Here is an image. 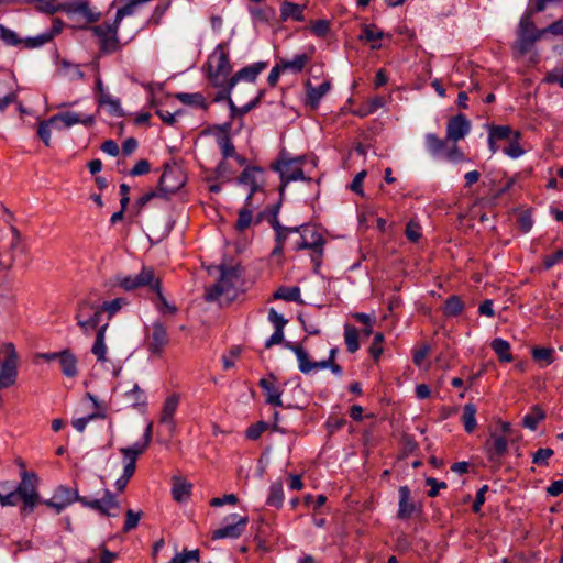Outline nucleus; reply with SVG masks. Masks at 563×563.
I'll list each match as a JSON object with an SVG mask.
<instances>
[{"label":"nucleus","mask_w":563,"mask_h":563,"mask_svg":"<svg viewBox=\"0 0 563 563\" xmlns=\"http://www.w3.org/2000/svg\"><path fill=\"white\" fill-rule=\"evenodd\" d=\"M384 103H385V100L383 97H375V98L371 99L369 101H367L362 107H360L358 109L354 110V114L360 118L367 117V115L374 113L375 111H377L379 108H382L384 106Z\"/></svg>","instance_id":"obj_40"},{"label":"nucleus","mask_w":563,"mask_h":563,"mask_svg":"<svg viewBox=\"0 0 563 563\" xmlns=\"http://www.w3.org/2000/svg\"><path fill=\"white\" fill-rule=\"evenodd\" d=\"M51 126L58 129L57 122H51L49 118L47 121H42L37 129V135L46 146H49L51 143Z\"/></svg>","instance_id":"obj_53"},{"label":"nucleus","mask_w":563,"mask_h":563,"mask_svg":"<svg viewBox=\"0 0 563 563\" xmlns=\"http://www.w3.org/2000/svg\"><path fill=\"white\" fill-rule=\"evenodd\" d=\"M291 233L295 234L294 239L291 240L294 250H310L311 262L313 264L314 271L317 272L321 265L323 246L325 243L320 230L314 225L307 224L294 227Z\"/></svg>","instance_id":"obj_2"},{"label":"nucleus","mask_w":563,"mask_h":563,"mask_svg":"<svg viewBox=\"0 0 563 563\" xmlns=\"http://www.w3.org/2000/svg\"><path fill=\"white\" fill-rule=\"evenodd\" d=\"M486 445L490 459H493L494 456L500 457L508 451V441L504 435L492 434V438Z\"/></svg>","instance_id":"obj_33"},{"label":"nucleus","mask_w":563,"mask_h":563,"mask_svg":"<svg viewBox=\"0 0 563 563\" xmlns=\"http://www.w3.org/2000/svg\"><path fill=\"white\" fill-rule=\"evenodd\" d=\"M82 498L78 495L76 489L68 488L66 486H58L52 498L45 500L44 504L51 508H53L56 514H60L66 507L71 505L75 501H79Z\"/></svg>","instance_id":"obj_13"},{"label":"nucleus","mask_w":563,"mask_h":563,"mask_svg":"<svg viewBox=\"0 0 563 563\" xmlns=\"http://www.w3.org/2000/svg\"><path fill=\"white\" fill-rule=\"evenodd\" d=\"M4 358L0 362V389L15 384L18 377V353L12 343H4L0 352Z\"/></svg>","instance_id":"obj_5"},{"label":"nucleus","mask_w":563,"mask_h":563,"mask_svg":"<svg viewBox=\"0 0 563 563\" xmlns=\"http://www.w3.org/2000/svg\"><path fill=\"white\" fill-rule=\"evenodd\" d=\"M176 98L184 104L187 106H195L199 108H206V100L202 93L195 92V93H187V92H179L176 95Z\"/></svg>","instance_id":"obj_43"},{"label":"nucleus","mask_w":563,"mask_h":563,"mask_svg":"<svg viewBox=\"0 0 563 563\" xmlns=\"http://www.w3.org/2000/svg\"><path fill=\"white\" fill-rule=\"evenodd\" d=\"M168 336L162 322L155 321L146 328L144 344L153 356H161L168 344Z\"/></svg>","instance_id":"obj_9"},{"label":"nucleus","mask_w":563,"mask_h":563,"mask_svg":"<svg viewBox=\"0 0 563 563\" xmlns=\"http://www.w3.org/2000/svg\"><path fill=\"white\" fill-rule=\"evenodd\" d=\"M191 561L199 562V550L184 551L177 554L170 563H188Z\"/></svg>","instance_id":"obj_62"},{"label":"nucleus","mask_w":563,"mask_h":563,"mask_svg":"<svg viewBox=\"0 0 563 563\" xmlns=\"http://www.w3.org/2000/svg\"><path fill=\"white\" fill-rule=\"evenodd\" d=\"M37 477L34 473H22V481L19 485H15L18 494L21 496L23 501L22 514H30L38 503V494L36 490Z\"/></svg>","instance_id":"obj_8"},{"label":"nucleus","mask_w":563,"mask_h":563,"mask_svg":"<svg viewBox=\"0 0 563 563\" xmlns=\"http://www.w3.org/2000/svg\"><path fill=\"white\" fill-rule=\"evenodd\" d=\"M102 312L103 310L97 301L85 299L78 305L76 313L77 324L85 333H89L98 328Z\"/></svg>","instance_id":"obj_6"},{"label":"nucleus","mask_w":563,"mask_h":563,"mask_svg":"<svg viewBox=\"0 0 563 563\" xmlns=\"http://www.w3.org/2000/svg\"><path fill=\"white\" fill-rule=\"evenodd\" d=\"M238 183L249 187L250 192L245 205L251 206L252 196L263 187V170L258 167H246L240 175Z\"/></svg>","instance_id":"obj_14"},{"label":"nucleus","mask_w":563,"mask_h":563,"mask_svg":"<svg viewBox=\"0 0 563 563\" xmlns=\"http://www.w3.org/2000/svg\"><path fill=\"white\" fill-rule=\"evenodd\" d=\"M273 298L274 299H283L286 301H295L298 303H303V300L300 297V288L297 286H292V287L282 286L273 294Z\"/></svg>","instance_id":"obj_36"},{"label":"nucleus","mask_w":563,"mask_h":563,"mask_svg":"<svg viewBox=\"0 0 563 563\" xmlns=\"http://www.w3.org/2000/svg\"><path fill=\"white\" fill-rule=\"evenodd\" d=\"M51 122H57L58 130L67 129L76 124H82L85 126H90L93 124L95 119L92 115H87L74 111H66L62 113L54 114L51 118Z\"/></svg>","instance_id":"obj_17"},{"label":"nucleus","mask_w":563,"mask_h":563,"mask_svg":"<svg viewBox=\"0 0 563 563\" xmlns=\"http://www.w3.org/2000/svg\"><path fill=\"white\" fill-rule=\"evenodd\" d=\"M143 512L140 510V511H134L132 509H128L126 512H125V520H124V525L122 527V532L126 533V532H130L131 530L135 529L139 525V521L142 517Z\"/></svg>","instance_id":"obj_51"},{"label":"nucleus","mask_w":563,"mask_h":563,"mask_svg":"<svg viewBox=\"0 0 563 563\" xmlns=\"http://www.w3.org/2000/svg\"><path fill=\"white\" fill-rule=\"evenodd\" d=\"M225 525L212 532V539H238L246 529L249 518L238 514H231L225 519Z\"/></svg>","instance_id":"obj_11"},{"label":"nucleus","mask_w":563,"mask_h":563,"mask_svg":"<svg viewBox=\"0 0 563 563\" xmlns=\"http://www.w3.org/2000/svg\"><path fill=\"white\" fill-rule=\"evenodd\" d=\"M184 180L180 177V172L178 169L165 168L163 174L161 175L158 189L159 195H169L176 192L180 187H183Z\"/></svg>","instance_id":"obj_19"},{"label":"nucleus","mask_w":563,"mask_h":563,"mask_svg":"<svg viewBox=\"0 0 563 563\" xmlns=\"http://www.w3.org/2000/svg\"><path fill=\"white\" fill-rule=\"evenodd\" d=\"M79 503L92 510L98 511L100 515L106 517H119L121 511V506L115 495L109 490L104 489L103 496L98 499H90L88 497H82L79 499Z\"/></svg>","instance_id":"obj_7"},{"label":"nucleus","mask_w":563,"mask_h":563,"mask_svg":"<svg viewBox=\"0 0 563 563\" xmlns=\"http://www.w3.org/2000/svg\"><path fill=\"white\" fill-rule=\"evenodd\" d=\"M406 238L411 242H417L422 235L421 225L418 221L411 219L408 221L405 230Z\"/></svg>","instance_id":"obj_54"},{"label":"nucleus","mask_w":563,"mask_h":563,"mask_svg":"<svg viewBox=\"0 0 563 563\" xmlns=\"http://www.w3.org/2000/svg\"><path fill=\"white\" fill-rule=\"evenodd\" d=\"M544 412L539 407H533L530 412H528L522 418V426L534 431L540 421L544 419Z\"/></svg>","instance_id":"obj_42"},{"label":"nucleus","mask_w":563,"mask_h":563,"mask_svg":"<svg viewBox=\"0 0 563 563\" xmlns=\"http://www.w3.org/2000/svg\"><path fill=\"white\" fill-rule=\"evenodd\" d=\"M63 10L67 14H79L84 16L87 22H95L99 18V14L90 9L87 0H69L63 4Z\"/></svg>","instance_id":"obj_20"},{"label":"nucleus","mask_w":563,"mask_h":563,"mask_svg":"<svg viewBox=\"0 0 563 563\" xmlns=\"http://www.w3.org/2000/svg\"><path fill=\"white\" fill-rule=\"evenodd\" d=\"M490 141H511L520 137L519 131L511 129L509 125H490L489 126Z\"/></svg>","instance_id":"obj_31"},{"label":"nucleus","mask_w":563,"mask_h":563,"mask_svg":"<svg viewBox=\"0 0 563 563\" xmlns=\"http://www.w3.org/2000/svg\"><path fill=\"white\" fill-rule=\"evenodd\" d=\"M218 145L221 150V154L224 158L235 156V148L228 135H221L218 137Z\"/></svg>","instance_id":"obj_56"},{"label":"nucleus","mask_w":563,"mask_h":563,"mask_svg":"<svg viewBox=\"0 0 563 563\" xmlns=\"http://www.w3.org/2000/svg\"><path fill=\"white\" fill-rule=\"evenodd\" d=\"M161 284H154V289L157 294L158 301L156 302L157 310L163 314H174L177 313L178 308L174 305L167 302L166 298L161 291Z\"/></svg>","instance_id":"obj_46"},{"label":"nucleus","mask_w":563,"mask_h":563,"mask_svg":"<svg viewBox=\"0 0 563 563\" xmlns=\"http://www.w3.org/2000/svg\"><path fill=\"white\" fill-rule=\"evenodd\" d=\"M492 350L501 363H510L514 357L511 354L510 343L501 338H496L490 343Z\"/></svg>","instance_id":"obj_30"},{"label":"nucleus","mask_w":563,"mask_h":563,"mask_svg":"<svg viewBox=\"0 0 563 563\" xmlns=\"http://www.w3.org/2000/svg\"><path fill=\"white\" fill-rule=\"evenodd\" d=\"M244 289L236 284H210L205 289V300L208 302H218L219 305H228L235 300Z\"/></svg>","instance_id":"obj_10"},{"label":"nucleus","mask_w":563,"mask_h":563,"mask_svg":"<svg viewBox=\"0 0 563 563\" xmlns=\"http://www.w3.org/2000/svg\"><path fill=\"white\" fill-rule=\"evenodd\" d=\"M124 398L133 407L145 408L147 402L145 391L141 389L137 384H135L131 390L124 394Z\"/></svg>","instance_id":"obj_38"},{"label":"nucleus","mask_w":563,"mask_h":563,"mask_svg":"<svg viewBox=\"0 0 563 563\" xmlns=\"http://www.w3.org/2000/svg\"><path fill=\"white\" fill-rule=\"evenodd\" d=\"M554 451L550 448L539 449L532 456V462L537 465L547 466L549 460L553 456Z\"/></svg>","instance_id":"obj_58"},{"label":"nucleus","mask_w":563,"mask_h":563,"mask_svg":"<svg viewBox=\"0 0 563 563\" xmlns=\"http://www.w3.org/2000/svg\"><path fill=\"white\" fill-rule=\"evenodd\" d=\"M554 350L547 347H536L532 350V356L537 362H541V366H548L553 363Z\"/></svg>","instance_id":"obj_49"},{"label":"nucleus","mask_w":563,"mask_h":563,"mask_svg":"<svg viewBox=\"0 0 563 563\" xmlns=\"http://www.w3.org/2000/svg\"><path fill=\"white\" fill-rule=\"evenodd\" d=\"M331 81L325 79L319 86L314 87L310 81L306 84L307 102L317 108L321 99L330 91Z\"/></svg>","instance_id":"obj_23"},{"label":"nucleus","mask_w":563,"mask_h":563,"mask_svg":"<svg viewBox=\"0 0 563 563\" xmlns=\"http://www.w3.org/2000/svg\"><path fill=\"white\" fill-rule=\"evenodd\" d=\"M214 271L219 272V282H232L241 277L242 267L240 264H222L214 267Z\"/></svg>","instance_id":"obj_35"},{"label":"nucleus","mask_w":563,"mask_h":563,"mask_svg":"<svg viewBox=\"0 0 563 563\" xmlns=\"http://www.w3.org/2000/svg\"><path fill=\"white\" fill-rule=\"evenodd\" d=\"M476 407L473 404H466L463 408L462 422L467 433H471L476 428Z\"/></svg>","instance_id":"obj_41"},{"label":"nucleus","mask_w":563,"mask_h":563,"mask_svg":"<svg viewBox=\"0 0 563 563\" xmlns=\"http://www.w3.org/2000/svg\"><path fill=\"white\" fill-rule=\"evenodd\" d=\"M275 377L271 376V379L262 378L260 380V386L265 391L266 401L273 406L282 407V395L283 390L275 386L274 384Z\"/></svg>","instance_id":"obj_25"},{"label":"nucleus","mask_w":563,"mask_h":563,"mask_svg":"<svg viewBox=\"0 0 563 563\" xmlns=\"http://www.w3.org/2000/svg\"><path fill=\"white\" fill-rule=\"evenodd\" d=\"M268 320L274 325L276 330H284L288 320H286L282 314H279L274 308H271L268 311Z\"/></svg>","instance_id":"obj_64"},{"label":"nucleus","mask_w":563,"mask_h":563,"mask_svg":"<svg viewBox=\"0 0 563 563\" xmlns=\"http://www.w3.org/2000/svg\"><path fill=\"white\" fill-rule=\"evenodd\" d=\"M415 511V504L410 501V489L407 486L399 488L398 518L408 519Z\"/></svg>","instance_id":"obj_29"},{"label":"nucleus","mask_w":563,"mask_h":563,"mask_svg":"<svg viewBox=\"0 0 563 563\" xmlns=\"http://www.w3.org/2000/svg\"><path fill=\"white\" fill-rule=\"evenodd\" d=\"M134 473H135V468L132 467V463L124 464L122 475L115 481V484H114L115 488L119 492L124 490V488L126 487L129 481L132 478Z\"/></svg>","instance_id":"obj_57"},{"label":"nucleus","mask_w":563,"mask_h":563,"mask_svg":"<svg viewBox=\"0 0 563 563\" xmlns=\"http://www.w3.org/2000/svg\"><path fill=\"white\" fill-rule=\"evenodd\" d=\"M450 143L446 136L441 139L434 133H427L424 135L426 150L433 157H440L445 154Z\"/></svg>","instance_id":"obj_22"},{"label":"nucleus","mask_w":563,"mask_h":563,"mask_svg":"<svg viewBox=\"0 0 563 563\" xmlns=\"http://www.w3.org/2000/svg\"><path fill=\"white\" fill-rule=\"evenodd\" d=\"M287 347L295 353L298 361V367L301 373L311 374L313 372L328 368L329 364L325 362L311 361L308 352L302 346L287 343Z\"/></svg>","instance_id":"obj_16"},{"label":"nucleus","mask_w":563,"mask_h":563,"mask_svg":"<svg viewBox=\"0 0 563 563\" xmlns=\"http://www.w3.org/2000/svg\"><path fill=\"white\" fill-rule=\"evenodd\" d=\"M305 161V156L290 157L287 153H280L278 159L272 165V168L279 174L282 192L288 183L306 180L302 172Z\"/></svg>","instance_id":"obj_4"},{"label":"nucleus","mask_w":563,"mask_h":563,"mask_svg":"<svg viewBox=\"0 0 563 563\" xmlns=\"http://www.w3.org/2000/svg\"><path fill=\"white\" fill-rule=\"evenodd\" d=\"M464 309V303L459 296H451L445 301L444 314L449 317L460 314Z\"/></svg>","instance_id":"obj_48"},{"label":"nucleus","mask_w":563,"mask_h":563,"mask_svg":"<svg viewBox=\"0 0 563 563\" xmlns=\"http://www.w3.org/2000/svg\"><path fill=\"white\" fill-rule=\"evenodd\" d=\"M305 5H300L294 2L285 1L280 5V20L288 21L289 19L294 21L301 22L305 20L303 10Z\"/></svg>","instance_id":"obj_28"},{"label":"nucleus","mask_w":563,"mask_h":563,"mask_svg":"<svg viewBox=\"0 0 563 563\" xmlns=\"http://www.w3.org/2000/svg\"><path fill=\"white\" fill-rule=\"evenodd\" d=\"M312 54L313 49H311L310 52L297 54L291 59H279V62L285 71L298 74L302 71L303 68L308 65V63L311 60Z\"/></svg>","instance_id":"obj_24"},{"label":"nucleus","mask_w":563,"mask_h":563,"mask_svg":"<svg viewBox=\"0 0 563 563\" xmlns=\"http://www.w3.org/2000/svg\"><path fill=\"white\" fill-rule=\"evenodd\" d=\"M58 362L60 369L66 377H75L77 375V358L69 350L60 352Z\"/></svg>","instance_id":"obj_32"},{"label":"nucleus","mask_w":563,"mask_h":563,"mask_svg":"<svg viewBox=\"0 0 563 563\" xmlns=\"http://www.w3.org/2000/svg\"><path fill=\"white\" fill-rule=\"evenodd\" d=\"M445 157L452 163H459L465 159L464 153L460 150L456 143H450L445 153Z\"/></svg>","instance_id":"obj_61"},{"label":"nucleus","mask_w":563,"mask_h":563,"mask_svg":"<svg viewBox=\"0 0 563 563\" xmlns=\"http://www.w3.org/2000/svg\"><path fill=\"white\" fill-rule=\"evenodd\" d=\"M97 103L100 108L106 109L111 117L120 118L124 114L120 99L111 93L97 96Z\"/></svg>","instance_id":"obj_26"},{"label":"nucleus","mask_w":563,"mask_h":563,"mask_svg":"<svg viewBox=\"0 0 563 563\" xmlns=\"http://www.w3.org/2000/svg\"><path fill=\"white\" fill-rule=\"evenodd\" d=\"M108 323L100 325L97 330L96 339L91 349L92 354L100 363L107 362V345H106V331Z\"/></svg>","instance_id":"obj_27"},{"label":"nucleus","mask_w":563,"mask_h":563,"mask_svg":"<svg viewBox=\"0 0 563 563\" xmlns=\"http://www.w3.org/2000/svg\"><path fill=\"white\" fill-rule=\"evenodd\" d=\"M268 66L267 62H256L251 65H247L236 71L233 76L230 77V85L227 92V96L230 95L233 87L241 80L247 82H254L256 77Z\"/></svg>","instance_id":"obj_18"},{"label":"nucleus","mask_w":563,"mask_h":563,"mask_svg":"<svg viewBox=\"0 0 563 563\" xmlns=\"http://www.w3.org/2000/svg\"><path fill=\"white\" fill-rule=\"evenodd\" d=\"M118 25V23L113 22L102 23L92 27L95 35L99 38L101 52L111 54L119 49Z\"/></svg>","instance_id":"obj_12"},{"label":"nucleus","mask_w":563,"mask_h":563,"mask_svg":"<svg viewBox=\"0 0 563 563\" xmlns=\"http://www.w3.org/2000/svg\"><path fill=\"white\" fill-rule=\"evenodd\" d=\"M126 303V301L123 299V298H115L111 301H103L100 307L102 308L103 312H108L109 316H113L114 313H117L124 305Z\"/></svg>","instance_id":"obj_60"},{"label":"nucleus","mask_w":563,"mask_h":563,"mask_svg":"<svg viewBox=\"0 0 563 563\" xmlns=\"http://www.w3.org/2000/svg\"><path fill=\"white\" fill-rule=\"evenodd\" d=\"M471 131V122L464 114H457L449 119L446 124V137L451 143L463 140Z\"/></svg>","instance_id":"obj_15"},{"label":"nucleus","mask_w":563,"mask_h":563,"mask_svg":"<svg viewBox=\"0 0 563 563\" xmlns=\"http://www.w3.org/2000/svg\"><path fill=\"white\" fill-rule=\"evenodd\" d=\"M384 35V32L380 31L376 25L365 24L362 26L360 40L365 42H377L382 40Z\"/></svg>","instance_id":"obj_47"},{"label":"nucleus","mask_w":563,"mask_h":563,"mask_svg":"<svg viewBox=\"0 0 563 563\" xmlns=\"http://www.w3.org/2000/svg\"><path fill=\"white\" fill-rule=\"evenodd\" d=\"M0 40L11 46H16L21 43L18 34L2 24H0Z\"/></svg>","instance_id":"obj_59"},{"label":"nucleus","mask_w":563,"mask_h":563,"mask_svg":"<svg viewBox=\"0 0 563 563\" xmlns=\"http://www.w3.org/2000/svg\"><path fill=\"white\" fill-rule=\"evenodd\" d=\"M147 448H148V444H146L145 442L135 443L130 448H121L120 453L123 455L124 464L132 463V467L136 468L137 456L140 454H142Z\"/></svg>","instance_id":"obj_34"},{"label":"nucleus","mask_w":563,"mask_h":563,"mask_svg":"<svg viewBox=\"0 0 563 563\" xmlns=\"http://www.w3.org/2000/svg\"><path fill=\"white\" fill-rule=\"evenodd\" d=\"M520 137H516L515 140L509 141V145L504 148L506 155L511 158H518L523 154V150L519 144Z\"/></svg>","instance_id":"obj_63"},{"label":"nucleus","mask_w":563,"mask_h":563,"mask_svg":"<svg viewBox=\"0 0 563 563\" xmlns=\"http://www.w3.org/2000/svg\"><path fill=\"white\" fill-rule=\"evenodd\" d=\"M207 65L210 82L212 86L221 88L224 96H227L231 74L229 47L227 43L217 45L213 53L208 57Z\"/></svg>","instance_id":"obj_3"},{"label":"nucleus","mask_w":563,"mask_h":563,"mask_svg":"<svg viewBox=\"0 0 563 563\" xmlns=\"http://www.w3.org/2000/svg\"><path fill=\"white\" fill-rule=\"evenodd\" d=\"M271 224L276 233L277 246L275 247L274 252H277L278 249L283 246L285 239L291 233L294 228L283 227L278 222L276 214L273 217Z\"/></svg>","instance_id":"obj_44"},{"label":"nucleus","mask_w":563,"mask_h":563,"mask_svg":"<svg viewBox=\"0 0 563 563\" xmlns=\"http://www.w3.org/2000/svg\"><path fill=\"white\" fill-rule=\"evenodd\" d=\"M266 504L272 507L280 508L284 504V488L280 481L274 482L269 486V494Z\"/></svg>","instance_id":"obj_37"},{"label":"nucleus","mask_w":563,"mask_h":563,"mask_svg":"<svg viewBox=\"0 0 563 563\" xmlns=\"http://www.w3.org/2000/svg\"><path fill=\"white\" fill-rule=\"evenodd\" d=\"M268 427H269V424L267 422L257 421L256 423L250 426L246 429L245 435L250 440H257L268 429Z\"/></svg>","instance_id":"obj_55"},{"label":"nucleus","mask_w":563,"mask_h":563,"mask_svg":"<svg viewBox=\"0 0 563 563\" xmlns=\"http://www.w3.org/2000/svg\"><path fill=\"white\" fill-rule=\"evenodd\" d=\"M16 99V95L9 87L8 81H0V111H4L7 107L13 103Z\"/></svg>","instance_id":"obj_45"},{"label":"nucleus","mask_w":563,"mask_h":563,"mask_svg":"<svg viewBox=\"0 0 563 563\" xmlns=\"http://www.w3.org/2000/svg\"><path fill=\"white\" fill-rule=\"evenodd\" d=\"M344 342L350 353H355L360 349L358 331L355 327L345 324L344 327Z\"/></svg>","instance_id":"obj_39"},{"label":"nucleus","mask_w":563,"mask_h":563,"mask_svg":"<svg viewBox=\"0 0 563 563\" xmlns=\"http://www.w3.org/2000/svg\"><path fill=\"white\" fill-rule=\"evenodd\" d=\"M249 207L250 206L246 205V207L241 209L239 212V218L234 225L235 230L239 232L244 231L252 223L253 214H252V209H250Z\"/></svg>","instance_id":"obj_50"},{"label":"nucleus","mask_w":563,"mask_h":563,"mask_svg":"<svg viewBox=\"0 0 563 563\" xmlns=\"http://www.w3.org/2000/svg\"><path fill=\"white\" fill-rule=\"evenodd\" d=\"M542 37V32L536 27L530 14L521 16L517 38L512 45L516 58L528 57L529 65H536L539 62V54L534 49L536 42Z\"/></svg>","instance_id":"obj_1"},{"label":"nucleus","mask_w":563,"mask_h":563,"mask_svg":"<svg viewBox=\"0 0 563 563\" xmlns=\"http://www.w3.org/2000/svg\"><path fill=\"white\" fill-rule=\"evenodd\" d=\"M191 485L185 482L176 483L173 486L172 494L175 500L181 503L188 499L190 496Z\"/></svg>","instance_id":"obj_52"},{"label":"nucleus","mask_w":563,"mask_h":563,"mask_svg":"<svg viewBox=\"0 0 563 563\" xmlns=\"http://www.w3.org/2000/svg\"><path fill=\"white\" fill-rule=\"evenodd\" d=\"M178 405L179 396L173 394L165 399L162 408L159 421L161 423L168 426L170 431L175 428L174 415L177 411Z\"/></svg>","instance_id":"obj_21"}]
</instances>
